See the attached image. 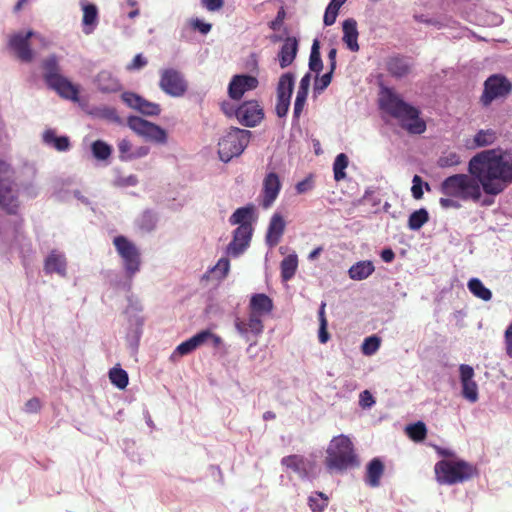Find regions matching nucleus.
<instances>
[{
  "label": "nucleus",
  "mask_w": 512,
  "mask_h": 512,
  "mask_svg": "<svg viewBox=\"0 0 512 512\" xmlns=\"http://www.w3.org/2000/svg\"><path fill=\"white\" fill-rule=\"evenodd\" d=\"M234 326L237 332L244 337L246 340H249V334L257 337L262 334L264 330V324L262 321V317L249 313L248 320H242L237 317L234 320Z\"/></svg>",
  "instance_id": "obj_12"
},
{
  "label": "nucleus",
  "mask_w": 512,
  "mask_h": 512,
  "mask_svg": "<svg viewBox=\"0 0 512 512\" xmlns=\"http://www.w3.org/2000/svg\"><path fill=\"white\" fill-rule=\"evenodd\" d=\"M276 418V414L272 411H266L264 414H263V419L265 421L267 420H274Z\"/></svg>",
  "instance_id": "obj_55"
},
{
  "label": "nucleus",
  "mask_w": 512,
  "mask_h": 512,
  "mask_svg": "<svg viewBox=\"0 0 512 512\" xmlns=\"http://www.w3.org/2000/svg\"><path fill=\"white\" fill-rule=\"evenodd\" d=\"M319 333H318V338H319V341L320 343H326L329 339H330V334L328 333V330H327V326H328V322H327V319H323V321H321V323H319Z\"/></svg>",
  "instance_id": "obj_40"
},
{
  "label": "nucleus",
  "mask_w": 512,
  "mask_h": 512,
  "mask_svg": "<svg viewBox=\"0 0 512 512\" xmlns=\"http://www.w3.org/2000/svg\"><path fill=\"white\" fill-rule=\"evenodd\" d=\"M321 251H322V248H321V247H317V248H315L313 251H311V252H310V254H309L308 258H309L310 260H314L315 258H317V257H318V255L321 253Z\"/></svg>",
  "instance_id": "obj_54"
},
{
  "label": "nucleus",
  "mask_w": 512,
  "mask_h": 512,
  "mask_svg": "<svg viewBox=\"0 0 512 512\" xmlns=\"http://www.w3.org/2000/svg\"><path fill=\"white\" fill-rule=\"evenodd\" d=\"M285 221L280 214H274L270 220L266 241L269 246H276L284 233Z\"/></svg>",
  "instance_id": "obj_17"
},
{
  "label": "nucleus",
  "mask_w": 512,
  "mask_h": 512,
  "mask_svg": "<svg viewBox=\"0 0 512 512\" xmlns=\"http://www.w3.org/2000/svg\"><path fill=\"white\" fill-rule=\"evenodd\" d=\"M281 465L286 469L292 470L298 475L307 474V461L304 456L292 454L281 459Z\"/></svg>",
  "instance_id": "obj_20"
},
{
  "label": "nucleus",
  "mask_w": 512,
  "mask_h": 512,
  "mask_svg": "<svg viewBox=\"0 0 512 512\" xmlns=\"http://www.w3.org/2000/svg\"><path fill=\"white\" fill-rule=\"evenodd\" d=\"M131 143L128 139H122L118 142V150H119V154H120V159L121 160H131L130 158V154L132 153L131 152Z\"/></svg>",
  "instance_id": "obj_36"
},
{
  "label": "nucleus",
  "mask_w": 512,
  "mask_h": 512,
  "mask_svg": "<svg viewBox=\"0 0 512 512\" xmlns=\"http://www.w3.org/2000/svg\"><path fill=\"white\" fill-rule=\"evenodd\" d=\"M235 115L242 125L254 127L263 119L264 112L257 101L251 100L241 104L236 109Z\"/></svg>",
  "instance_id": "obj_8"
},
{
  "label": "nucleus",
  "mask_w": 512,
  "mask_h": 512,
  "mask_svg": "<svg viewBox=\"0 0 512 512\" xmlns=\"http://www.w3.org/2000/svg\"><path fill=\"white\" fill-rule=\"evenodd\" d=\"M308 505L313 512H322L328 505V497L321 492H316L309 497Z\"/></svg>",
  "instance_id": "obj_32"
},
{
  "label": "nucleus",
  "mask_w": 512,
  "mask_h": 512,
  "mask_svg": "<svg viewBox=\"0 0 512 512\" xmlns=\"http://www.w3.org/2000/svg\"><path fill=\"white\" fill-rule=\"evenodd\" d=\"M274 308L272 299L264 293H256L251 296L249 313L263 317L270 314Z\"/></svg>",
  "instance_id": "obj_15"
},
{
  "label": "nucleus",
  "mask_w": 512,
  "mask_h": 512,
  "mask_svg": "<svg viewBox=\"0 0 512 512\" xmlns=\"http://www.w3.org/2000/svg\"><path fill=\"white\" fill-rule=\"evenodd\" d=\"M325 465L329 471H342L352 463V443L344 435L334 437L326 450Z\"/></svg>",
  "instance_id": "obj_3"
},
{
  "label": "nucleus",
  "mask_w": 512,
  "mask_h": 512,
  "mask_svg": "<svg viewBox=\"0 0 512 512\" xmlns=\"http://www.w3.org/2000/svg\"><path fill=\"white\" fill-rule=\"evenodd\" d=\"M343 41L346 44V46L352 50V34H344Z\"/></svg>",
  "instance_id": "obj_52"
},
{
  "label": "nucleus",
  "mask_w": 512,
  "mask_h": 512,
  "mask_svg": "<svg viewBox=\"0 0 512 512\" xmlns=\"http://www.w3.org/2000/svg\"><path fill=\"white\" fill-rule=\"evenodd\" d=\"M206 334H195L188 340L180 343L176 349L174 350L173 356H185L193 352L195 349H197L199 346L203 345L205 343V337Z\"/></svg>",
  "instance_id": "obj_21"
},
{
  "label": "nucleus",
  "mask_w": 512,
  "mask_h": 512,
  "mask_svg": "<svg viewBox=\"0 0 512 512\" xmlns=\"http://www.w3.org/2000/svg\"><path fill=\"white\" fill-rule=\"evenodd\" d=\"M43 79L48 88L54 90L62 98L78 100L79 88L61 74V68L55 55L42 62Z\"/></svg>",
  "instance_id": "obj_1"
},
{
  "label": "nucleus",
  "mask_w": 512,
  "mask_h": 512,
  "mask_svg": "<svg viewBox=\"0 0 512 512\" xmlns=\"http://www.w3.org/2000/svg\"><path fill=\"white\" fill-rule=\"evenodd\" d=\"M328 59L330 62V69H331V71H334V69L336 67V49L335 48L330 49V51L328 53Z\"/></svg>",
  "instance_id": "obj_50"
},
{
  "label": "nucleus",
  "mask_w": 512,
  "mask_h": 512,
  "mask_svg": "<svg viewBox=\"0 0 512 512\" xmlns=\"http://www.w3.org/2000/svg\"><path fill=\"white\" fill-rule=\"evenodd\" d=\"M343 32H345V33L352 32V19H346L343 22Z\"/></svg>",
  "instance_id": "obj_51"
},
{
  "label": "nucleus",
  "mask_w": 512,
  "mask_h": 512,
  "mask_svg": "<svg viewBox=\"0 0 512 512\" xmlns=\"http://www.w3.org/2000/svg\"><path fill=\"white\" fill-rule=\"evenodd\" d=\"M258 79L252 75H235L228 86V95L233 100H240L245 92L258 86Z\"/></svg>",
  "instance_id": "obj_11"
},
{
  "label": "nucleus",
  "mask_w": 512,
  "mask_h": 512,
  "mask_svg": "<svg viewBox=\"0 0 512 512\" xmlns=\"http://www.w3.org/2000/svg\"><path fill=\"white\" fill-rule=\"evenodd\" d=\"M199 334H206V336L204 337L205 338V343L208 341V340H211L212 341V344L214 347H219L220 345H222L223 343V340L220 336L212 333L210 330H202L199 332Z\"/></svg>",
  "instance_id": "obj_42"
},
{
  "label": "nucleus",
  "mask_w": 512,
  "mask_h": 512,
  "mask_svg": "<svg viewBox=\"0 0 512 512\" xmlns=\"http://www.w3.org/2000/svg\"><path fill=\"white\" fill-rule=\"evenodd\" d=\"M349 159L344 153L337 155L333 163L334 179L339 182L346 177L345 169L348 167Z\"/></svg>",
  "instance_id": "obj_25"
},
{
  "label": "nucleus",
  "mask_w": 512,
  "mask_h": 512,
  "mask_svg": "<svg viewBox=\"0 0 512 512\" xmlns=\"http://www.w3.org/2000/svg\"><path fill=\"white\" fill-rule=\"evenodd\" d=\"M127 125L133 132L148 141L157 144H165L167 142V133L163 128L141 117H128Z\"/></svg>",
  "instance_id": "obj_6"
},
{
  "label": "nucleus",
  "mask_w": 512,
  "mask_h": 512,
  "mask_svg": "<svg viewBox=\"0 0 512 512\" xmlns=\"http://www.w3.org/2000/svg\"><path fill=\"white\" fill-rule=\"evenodd\" d=\"M308 93L297 91L295 103H294V118H299L306 103Z\"/></svg>",
  "instance_id": "obj_34"
},
{
  "label": "nucleus",
  "mask_w": 512,
  "mask_h": 512,
  "mask_svg": "<svg viewBox=\"0 0 512 512\" xmlns=\"http://www.w3.org/2000/svg\"><path fill=\"white\" fill-rule=\"evenodd\" d=\"M82 23L88 29H94L98 23V8L95 4L87 3L82 6Z\"/></svg>",
  "instance_id": "obj_23"
},
{
  "label": "nucleus",
  "mask_w": 512,
  "mask_h": 512,
  "mask_svg": "<svg viewBox=\"0 0 512 512\" xmlns=\"http://www.w3.org/2000/svg\"><path fill=\"white\" fill-rule=\"evenodd\" d=\"M147 60L141 55L137 54L132 62L127 66L128 70H138L146 66Z\"/></svg>",
  "instance_id": "obj_41"
},
{
  "label": "nucleus",
  "mask_w": 512,
  "mask_h": 512,
  "mask_svg": "<svg viewBox=\"0 0 512 512\" xmlns=\"http://www.w3.org/2000/svg\"><path fill=\"white\" fill-rule=\"evenodd\" d=\"M345 2L346 0H331L324 14L325 25L329 26L335 22L339 9Z\"/></svg>",
  "instance_id": "obj_30"
},
{
  "label": "nucleus",
  "mask_w": 512,
  "mask_h": 512,
  "mask_svg": "<svg viewBox=\"0 0 512 512\" xmlns=\"http://www.w3.org/2000/svg\"><path fill=\"white\" fill-rule=\"evenodd\" d=\"M230 269V261L228 258H220L213 268V271L221 272L222 277H226Z\"/></svg>",
  "instance_id": "obj_39"
},
{
  "label": "nucleus",
  "mask_w": 512,
  "mask_h": 512,
  "mask_svg": "<svg viewBox=\"0 0 512 512\" xmlns=\"http://www.w3.org/2000/svg\"><path fill=\"white\" fill-rule=\"evenodd\" d=\"M332 73L333 71L330 70L329 72L322 75L320 79H317L315 81V90L323 91L324 89H326L331 83Z\"/></svg>",
  "instance_id": "obj_38"
},
{
  "label": "nucleus",
  "mask_w": 512,
  "mask_h": 512,
  "mask_svg": "<svg viewBox=\"0 0 512 512\" xmlns=\"http://www.w3.org/2000/svg\"><path fill=\"white\" fill-rule=\"evenodd\" d=\"M159 87L171 97H182L188 90V82L180 71L169 68L161 71Z\"/></svg>",
  "instance_id": "obj_7"
},
{
  "label": "nucleus",
  "mask_w": 512,
  "mask_h": 512,
  "mask_svg": "<svg viewBox=\"0 0 512 512\" xmlns=\"http://www.w3.org/2000/svg\"><path fill=\"white\" fill-rule=\"evenodd\" d=\"M298 267V258L295 254H290L281 262V277L283 280H290L296 273Z\"/></svg>",
  "instance_id": "obj_24"
},
{
  "label": "nucleus",
  "mask_w": 512,
  "mask_h": 512,
  "mask_svg": "<svg viewBox=\"0 0 512 512\" xmlns=\"http://www.w3.org/2000/svg\"><path fill=\"white\" fill-rule=\"evenodd\" d=\"M104 116L111 121L119 122L120 118L117 115V111L113 108H107L104 110Z\"/></svg>",
  "instance_id": "obj_49"
},
{
  "label": "nucleus",
  "mask_w": 512,
  "mask_h": 512,
  "mask_svg": "<svg viewBox=\"0 0 512 512\" xmlns=\"http://www.w3.org/2000/svg\"><path fill=\"white\" fill-rule=\"evenodd\" d=\"M44 270L46 273H58L62 276L66 272V259L64 255L52 252L45 260Z\"/></svg>",
  "instance_id": "obj_19"
},
{
  "label": "nucleus",
  "mask_w": 512,
  "mask_h": 512,
  "mask_svg": "<svg viewBox=\"0 0 512 512\" xmlns=\"http://www.w3.org/2000/svg\"><path fill=\"white\" fill-rule=\"evenodd\" d=\"M122 101L132 109L147 116H157L161 112L159 104L150 102L133 92H124L121 95Z\"/></svg>",
  "instance_id": "obj_10"
},
{
  "label": "nucleus",
  "mask_w": 512,
  "mask_h": 512,
  "mask_svg": "<svg viewBox=\"0 0 512 512\" xmlns=\"http://www.w3.org/2000/svg\"><path fill=\"white\" fill-rule=\"evenodd\" d=\"M96 84L104 93H113L121 89L119 80L109 71H101L96 77Z\"/></svg>",
  "instance_id": "obj_18"
},
{
  "label": "nucleus",
  "mask_w": 512,
  "mask_h": 512,
  "mask_svg": "<svg viewBox=\"0 0 512 512\" xmlns=\"http://www.w3.org/2000/svg\"><path fill=\"white\" fill-rule=\"evenodd\" d=\"M193 27L194 28H198L199 29V32H209V30L211 29V24H208V23H204L198 19H196L195 21H193Z\"/></svg>",
  "instance_id": "obj_48"
},
{
  "label": "nucleus",
  "mask_w": 512,
  "mask_h": 512,
  "mask_svg": "<svg viewBox=\"0 0 512 512\" xmlns=\"http://www.w3.org/2000/svg\"><path fill=\"white\" fill-rule=\"evenodd\" d=\"M91 151L97 160H107L111 156L112 148L106 142L96 140L91 145Z\"/></svg>",
  "instance_id": "obj_27"
},
{
  "label": "nucleus",
  "mask_w": 512,
  "mask_h": 512,
  "mask_svg": "<svg viewBox=\"0 0 512 512\" xmlns=\"http://www.w3.org/2000/svg\"><path fill=\"white\" fill-rule=\"evenodd\" d=\"M290 99L291 96H286L283 93L282 95H277L275 110L278 117L282 118L287 115L290 106Z\"/></svg>",
  "instance_id": "obj_33"
},
{
  "label": "nucleus",
  "mask_w": 512,
  "mask_h": 512,
  "mask_svg": "<svg viewBox=\"0 0 512 512\" xmlns=\"http://www.w3.org/2000/svg\"><path fill=\"white\" fill-rule=\"evenodd\" d=\"M14 175L10 164L0 161V207L9 215H16L20 207Z\"/></svg>",
  "instance_id": "obj_2"
},
{
  "label": "nucleus",
  "mask_w": 512,
  "mask_h": 512,
  "mask_svg": "<svg viewBox=\"0 0 512 512\" xmlns=\"http://www.w3.org/2000/svg\"><path fill=\"white\" fill-rule=\"evenodd\" d=\"M118 255L123 261L127 277L132 278L140 270L141 253L138 247L127 237L119 235L113 239Z\"/></svg>",
  "instance_id": "obj_5"
},
{
  "label": "nucleus",
  "mask_w": 512,
  "mask_h": 512,
  "mask_svg": "<svg viewBox=\"0 0 512 512\" xmlns=\"http://www.w3.org/2000/svg\"><path fill=\"white\" fill-rule=\"evenodd\" d=\"M252 225L242 224L238 226L233 233V239L227 247V254L232 257H238L249 246L252 237Z\"/></svg>",
  "instance_id": "obj_9"
},
{
  "label": "nucleus",
  "mask_w": 512,
  "mask_h": 512,
  "mask_svg": "<svg viewBox=\"0 0 512 512\" xmlns=\"http://www.w3.org/2000/svg\"><path fill=\"white\" fill-rule=\"evenodd\" d=\"M202 3L209 11L219 10L224 5L223 0H202Z\"/></svg>",
  "instance_id": "obj_44"
},
{
  "label": "nucleus",
  "mask_w": 512,
  "mask_h": 512,
  "mask_svg": "<svg viewBox=\"0 0 512 512\" xmlns=\"http://www.w3.org/2000/svg\"><path fill=\"white\" fill-rule=\"evenodd\" d=\"M318 146H319V142H317V143L315 144V149H319V148H318Z\"/></svg>",
  "instance_id": "obj_60"
},
{
  "label": "nucleus",
  "mask_w": 512,
  "mask_h": 512,
  "mask_svg": "<svg viewBox=\"0 0 512 512\" xmlns=\"http://www.w3.org/2000/svg\"><path fill=\"white\" fill-rule=\"evenodd\" d=\"M155 222H156V220H155L154 214L152 212H150V211H146L141 216L139 226L142 229L150 231V230H152L154 228Z\"/></svg>",
  "instance_id": "obj_35"
},
{
  "label": "nucleus",
  "mask_w": 512,
  "mask_h": 512,
  "mask_svg": "<svg viewBox=\"0 0 512 512\" xmlns=\"http://www.w3.org/2000/svg\"><path fill=\"white\" fill-rule=\"evenodd\" d=\"M253 209L251 207L238 208L229 218L231 225L251 224L249 219L252 216Z\"/></svg>",
  "instance_id": "obj_26"
},
{
  "label": "nucleus",
  "mask_w": 512,
  "mask_h": 512,
  "mask_svg": "<svg viewBox=\"0 0 512 512\" xmlns=\"http://www.w3.org/2000/svg\"><path fill=\"white\" fill-rule=\"evenodd\" d=\"M109 379L119 389H124L128 385V374L122 368L114 367L109 371Z\"/></svg>",
  "instance_id": "obj_29"
},
{
  "label": "nucleus",
  "mask_w": 512,
  "mask_h": 512,
  "mask_svg": "<svg viewBox=\"0 0 512 512\" xmlns=\"http://www.w3.org/2000/svg\"><path fill=\"white\" fill-rule=\"evenodd\" d=\"M41 409V402L38 398H32L25 403L27 413H36Z\"/></svg>",
  "instance_id": "obj_43"
},
{
  "label": "nucleus",
  "mask_w": 512,
  "mask_h": 512,
  "mask_svg": "<svg viewBox=\"0 0 512 512\" xmlns=\"http://www.w3.org/2000/svg\"><path fill=\"white\" fill-rule=\"evenodd\" d=\"M251 132L240 128H231L218 142L220 159L227 163L240 156L250 141Z\"/></svg>",
  "instance_id": "obj_4"
},
{
  "label": "nucleus",
  "mask_w": 512,
  "mask_h": 512,
  "mask_svg": "<svg viewBox=\"0 0 512 512\" xmlns=\"http://www.w3.org/2000/svg\"><path fill=\"white\" fill-rule=\"evenodd\" d=\"M298 52V41L294 37H287L282 44L278 54L279 64L281 68L291 65Z\"/></svg>",
  "instance_id": "obj_16"
},
{
  "label": "nucleus",
  "mask_w": 512,
  "mask_h": 512,
  "mask_svg": "<svg viewBox=\"0 0 512 512\" xmlns=\"http://www.w3.org/2000/svg\"><path fill=\"white\" fill-rule=\"evenodd\" d=\"M35 34H15L9 41L10 49L22 62H30L33 59V52L30 48V39Z\"/></svg>",
  "instance_id": "obj_13"
},
{
  "label": "nucleus",
  "mask_w": 512,
  "mask_h": 512,
  "mask_svg": "<svg viewBox=\"0 0 512 512\" xmlns=\"http://www.w3.org/2000/svg\"><path fill=\"white\" fill-rule=\"evenodd\" d=\"M285 16H286V12H285L284 7H280L276 18L269 23V28L274 31L280 30L283 25Z\"/></svg>",
  "instance_id": "obj_37"
},
{
  "label": "nucleus",
  "mask_w": 512,
  "mask_h": 512,
  "mask_svg": "<svg viewBox=\"0 0 512 512\" xmlns=\"http://www.w3.org/2000/svg\"><path fill=\"white\" fill-rule=\"evenodd\" d=\"M148 153H149V148L146 146H141L130 154V158L131 159L141 158V157L148 155Z\"/></svg>",
  "instance_id": "obj_46"
},
{
  "label": "nucleus",
  "mask_w": 512,
  "mask_h": 512,
  "mask_svg": "<svg viewBox=\"0 0 512 512\" xmlns=\"http://www.w3.org/2000/svg\"><path fill=\"white\" fill-rule=\"evenodd\" d=\"M294 87V76L291 73L283 74L278 82L277 95L291 96Z\"/></svg>",
  "instance_id": "obj_31"
},
{
  "label": "nucleus",
  "mask_w": 512,
  "mask_h": 512,
  "mask_svg": "<svg viewBox=\"0 0 512 512\" xmlns=\"http://www.w3.org/2000/svg\"><path fill=\"white\" fill-rule=\"evenodd\" d=\"M309 68L310 70L319 73L323 68V63L320 56V44L317 39L313 41V45L311 48L310 58H309Z\"/></svg>",
  "instance_id": "obj_28"
},
{
  "label": "nucleus",
  "mask_w": 512,
  "mask_h": 512,
  "mask_svg": "<svg viewBox=\"0 0 512 512\" xmlns=\"http://www.w3.org/2000/svg\"><path fill=\"white\" fill-rule=\"evenodd\" d=\"M325 307H326V304L323 302L320 306V309H319V312H318V317H319V323H321V321H323V319H326V316H325Z\"/></svg>",
  "instance_id": "obj_53"
},
{
  "label": "nucleus",
  "mask_w": 512,
  "mask_h": 512,
  "mask_svg": "<svg viewBox=\"0 0 512 512\" xmlns=\"http://www.w3.org/2000/svg\"><path fill=\"white\" fill-rule=\"evenodd\" d=\"M129 182H130V184H136V182H137L136 177L135 176H130L129 177Z\"/></svg>",
  "instance_id": "obj_58"
},
{
  "label": "nucleus",
  "mask_w": 512,
  "mask_h": 512,
  "mask_svg": "<svg viewBox=\"0 0 512 512\" xmlns=\"http://www.w3.org/2000/svg\"><path fill=\"white\" fill-rule=\"evenodd\" d=\"M280 189L281 182L279 176L274 172L268 173L263 180V198L261 203L263 208L267 209L274 203L279 195Z\"/></svg>",
  "instance_id": "obj_14"
},
{
  "label": "nucleus",
  "mask_w": 512,
  "mask_h": 512,
  "mask_svg": "<svg viewBox=\"0 0 512 512\" xmlns=\"http://www.w3.org/2000/svg\"><path fill=\"white\" fill-rule=\"evenodd\" d=\"M312 188V181L310 178H306L296 185V190L299 194L305 193Z\"/></svg>",
  "instance_id": "obj_45"
},
{
  "label": "nucleus",
  "mask_w": 512,
  "mask_h": 512,
  "mask_svg": "<svg viewBox=\"0 0 512 512\" xmlns=\"http://www.w3.org/2000/svg\"><path fill=\"white\" fill-rule=\"evenodd\" d=\"M228 106H229V104L223 103V104H222V110H223V112H224L225 114H227V115H231V112H230V110H229V107H228Z\"/></svg>",
  "instance_id": "obj_56"
},
{
  "label": "nucleus",
  "mask_w": 512,
  "mask_h": 512,
  "mask_svg": "<svg viewBox=\"0 0 512 512\" xmlns=\"http://www.w3.org/2000/svg\"><path fill=\"white\" fill-rule=\"evenodd\" d=\"M43 141L45 144L53 146L60 152L67 151L70 148L69 138L67 136H57L52 129H47L43 133Z\"/></svg>",
  "instance_id": "obj_22"
},
{
  "label": "nucleus",
  "mask_w": 512,
  "mask_h": 512,
  "mask_svg": "<svg viewBox=\"0 0 512 512\" xmlns=\"http://www.w3.org/2000/svg\"><path fill=\"white\" fill-rule=\"evenodd\" d=\"M348 275H349V277H350V278H352V267H351V268H349V270H348Z\"/></svg>",
  "instance_id": "obj_59"
},
{
  "label": "nucleus",
  "mask_w": 512,
  "mask_h": 512,
  "mask_svg": "<svg viewBox=\"0 0 512 512\" xmlns=\"http://www.w3.org/2000/svg\"><path fill=\"white\" fill-rule=\"evenodd\" d=\"M139 11L136 9V10H133L129 13V17L130 18H134L136 15H138Z\"/></svg>",
  "instance_id": "obj_57"
},
{
  "label": "nucleus",
  "mask_w": 512,
  "mask_h": 512,
  "mask_svg": "<svg viewBox=\"0 0 512 512\" xmlns=\"http://www.w3.org/2000/svg\"><path fill=\"white\" fill-rule=\"evenodd\" d=\"M309 85H310V74L307 73L305 76L302 77L298 91L308 93Z\"/></svg>",
  "instance_id": "obj_47"
}]
</instances>
